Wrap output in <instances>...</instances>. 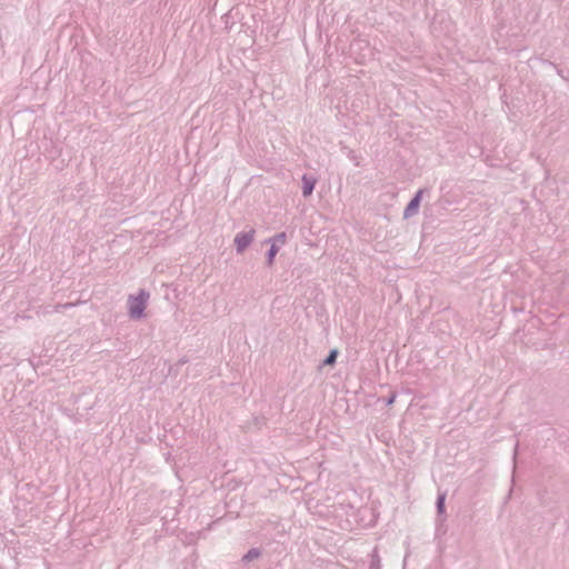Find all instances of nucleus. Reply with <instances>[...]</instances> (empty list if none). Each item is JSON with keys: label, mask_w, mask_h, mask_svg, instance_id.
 Instances as JSON below:
<instances>
[{"label": "nucleus", "mask_w": 569, "mask_h": 569, "mask_svg": "<svg viewBox=\"0 0 569 569\" xmlns=\"http://www.w3.org/2000/svg\"><path fill=\"white\" fill-rule=\"evenodd\" d=\"M150 295L147 291L141 290L137 296H130L128 298V312L132 318H141L143 310L147 307Z\"/></svg>", "instance_id": "nucleus-1"}, {"label": "nucleus", "mask_w": 569, "mask_h": 569, "mask_svg": "<svg viewBox=\"0 0 569 569\" xmlns=\"http://www.w3.org/2000/svg\"><path fill=\"white\" fill-rule=\"evenodd\" d=\"M254 230H249V232H242L234 237L233 243L236 246V249L239 253L243 252L247 247L250 246L254 238Z\"/></svg>", "instance_id": "nucleus-2"}, {"label": "nucleus", "mask_w": 569, "mask_h": 569, "mask_svg": "<svg viewBox=\"0 0 569 569\" xmlns=\"http://www.w3.org/2000/svg\"><path fill=\"white\" fill-rule=\"evenodd\" d=\"M421 196H422V191H419L417 193V196L413 198V200H411L408 203V207H407V210H406V216L407 217H408V214L415 212L419 208V204H420V201H421Z\"/></svg>", "instance_id": "nucleus-3"}, {"label": "nucleus", "mask_w": 569, "mask_h": 569, "mask_svg": "<svg viewBox=\"0 0 569 569\" xmlns=\"http://www.w3.org/2000/svg\"><path fill=\"white\" fill-rule=\"evenodd\" d=\"M303 183H305L303 190H302L303 194L310 196V193H312L313 188H315V181H311V180H309V178L303 177Z\"/></svg>", "instance_id": "nucleus-4"}, {"label": "nucleus", "mask_w": 569, "mask_h": 569, "mask_svg": "<svg viewBox=\"0 0 569 569\" xmlns=\"http://www.w3.org/2000/svg\"><path fill=\"white\" fill-rule=\"evenodd\" d=\"M279 252V247L277 243L272 242L271 243V248H270V251H269V256H268V262L269 264H272L273 262V259L276 257V254Z\"/></svg>", "instance_id": "nucleus-5"}, {"label": "nucleus", "mask_w": 569, "mask_h": 569, "mask_svg": "<svg viewBox=\"0 0 569 569\" xmlns=\"http://www.w3.org/2000/svg\"><path fill=\"white\" fill-rule=\"evenodd\" d=\"M273 242L274 243H280V244H283L287 242V234L286 233H279L278 236H276L273 238Z\"/></svg>", "instance_id": "nucleus-6"}, {"label": "nucleus", "mask_w": 569, "mask_h": 569, "mask_svg": "<svg viewBox=\"0 0 569 569\" xmlns=\"http://www.w3.org/2000/svg\"><path fill=\"white\" fill-rule=\"evenodd\" d=\"M336 358H326L322 366H332L335 363Z\"/></svg>", "instance_id": "nucleus-7"}, {"label": "nucleus", "mask_w": 569, "mask_h": 569, "mask_svg": "<svg viewBox=\"0 0 569 569\" xmlns=\"http://www.w3.org/2000/svg\"><path fill=\"white\" fill-rule=\"evenodd\" d=\"M329 356H331V357L337 356V351H336V350H331V351H330V353H329Z\"/></svg>", "instance_id": "nucleus-8"}, {"label": "nucleus", "mask_w": 569, "mask_h": 569, "mask_svg": "<svg viewBox=\"0 0 569 569\" xmlns=\"http://www.w3.org/2000/svg\"><path fill=\"white\" fill-rule=\"evenodd\" d=\"M442 505H443V498L440 499L439 507H442Z\"/></svg>", "instance_id": "nucleus-9"}, {"label": "nucleus", "mask_w": 569, "mask_h": 569, "mask_svg": "<svg viewBox=\"0 0 569 569\" xmlns=\"http://www.w3.org/2000/svg\"><path fill=\"white\" fill-rule=\"evenodd\" d=\"M395 400V397H392L390 400H389V403H392Z\"/></svg>", "instance_id": "nucleus-10"}]
</instances>
